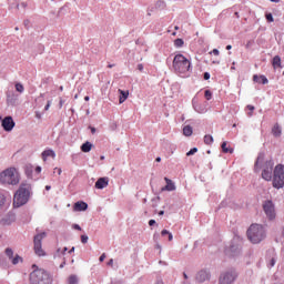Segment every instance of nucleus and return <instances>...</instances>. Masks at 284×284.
<instances>
[{
    "instance_id": "obj_15",
    "label": "nucleus",
    "mask_w": 284,
    "mask_h": 284,
    "mask_svg": "<svg viewBox=\"0 0 284 284\" xmlns=\"http://www.w3.org/2000/svg\"><path fill=\"white\" fill-rule=\"evenodd\" d=\"M164 181H165L166 185L162 189V191L172 192V191L176 190L174 183L171 180H169L168 178H164Z\"/></svg>"
},
{
    "instance_id": "obj_13",
    "label": "nucleus",
    "mask_w": 284,
    "mask_h": 284,
    "mask_svg": "<svg viewBox=\"0 0 284 284\" xmlns=\"http://www.w3.org/2000/svg\"><path fill=\"white\" fill-rule=\"evenodd\" d=\"M210 276L211 275H210V273L207 271L202 270V271L197 272V274L195 276V280L197 282L202 283V282H204L206 280H210Z\"/></svg>"
},
{
    "instance_id": "obj_28",
    "label": "nucleus",
    "mask_w": 284,
    "mask_h": 284,
    "mask_svg": "<svg viewBox=\"0 0 284 284\" xmlns=\"http://www.w3.org/2000/svg\"><path fill=\"white\" fill-rule=\"evenodd\" d=\"M161 235H162V236L168 235V240H169V241H172V240H173L172 233H170V232L166 231V230L161 231Z\"/></svg>"
},
{
    "instance_id": "obj_19",
    "label": "nucleus",
    "mask_w": 284,
    "mask_h": 284,
    "mask_svg": "<svg viewBox=\"0 0 284 284\" xmlns=\"http://www.w3.org/2000/svg\"><path fill=\"white\" fill-rule=\"evenodd\" d=\"M119 93L121 94L120 95V104H123L126 101V99L129 98L130 92H129V90L124 91L122 89H119Z\"/></svg>"
},
{
    "instance_id": "obj_9",
    "label": "nucleus",
    "mask_w": 284,
    "mask_h": 284,
    "mask_svg": "<svg viewBox=\"0 0 284 284\" xmlns=\"http://www.w3.org/2000/svg\"><path fill=\"white\" fill-rule=\"evenodd\" d=\"M45 236L47 234L43 232V233L37 234L33 239V244H34L33 250L38 256L47 255L45 251L42 248V243H41Z\"/></svg>"
},
{
    "instance_id": "obj_5",
    "label": "nucleus",
    "mask_w": 284,
    "mask_h": 284,
    "mask_svg": "<svg viewBox=\"0 0 284 284\" xmlns=\"http://www.w3.org/2000/svg\"><path fill=\"white\" fill-rule=\"evenodd\" d=\"M272 185L276 190L284 187V164H276L274 168Z\"/></svg>"
},
{
    "instance_id": "obj_25",
    "label": "nucleus",
    "mask_w": 284,
    "mask_h": 284,
    "mask_svg": "<svg viewBox=\"0 0 284 284\" xmlns=\"http://www.w3.org/2000/svg\"><path fill=\"white\" fill-rule=\"evenodd\" d=\"M173 45H174V48H176V49H181V48L184 47V40L178 38V39L174 40Z\"/></svg>"
},
{
    "instance_id": "obj_23",
    "label": "nucleus",
    "mask_w": 284,
    "mask_h": 284,
    "mask_svg": "<svg viewBox=\"0 0 284 284\" xmlns=\"http://www.w3.org/2000/svg\"><path fill=\"white\" fill-rule=\"evenodd\" d=\"M182 132L184 136H192L193 128L191 125H184Z\"/></svg>"
},
{
    "instance_id": "obj_38",
    "label": "nucleus",
    "mask_w": 284,
    "mask_h": 284,
    "mask_svg": "<svg viewBox=\"0 0 284 284\" xmlns=\"http://www.w3.org/2000/svg\"><path fill=\"white\" fill-rule=\"evenodd\" d=\"M11 260H12V264L16 265V264L19 263V261H20L21 258L17 255L16 257H13V258H11Z\"/></svg>"
},
{
    "instance_id": "obj_49",
    "label": "nucleus",
    "mask_w": 284,
    "mask_h": 284,
    "mask_svg": "<svg viewBox=\"0 0 284 284\" xmlns=\"http://www.w3.org/2000/svg\"><path fill=\"white\" fill-rule=\"evenodd\" d=\"M36 172H37L38 174H40V173H41V166H37V168H36Z\"/></svg>"
},
{
    "instance_id": "obj_11",
    "label": "nucleus",
    "mask_w": 284,
    "mask_h": 284,
    "mask_svg": "<svg viewBox=\"0 0 284 284\" xmlns=\"http://www.w3.org/2000/svg\"><path fill=\"white\" fill-rule=\"evenodd\" d=\"M16 125V122L13 121L12 116L8 115L4 116L2 120V128L6 132H11Z\"/></svg>"
},
{
    "instance_id": "obj_7",
    "label": "nucleus",
    "mask_w": 284,
    "mask_h": 284,
    "mask_svg": "<svg viewBox=\"0 0 284 284\" xmlns=\"http://www.w3.org/2000/svg\"><path fill=\"white\" fill-rule=\"evenodd\" d=\"M274 166H275L274 160H266V162L263 164L262 179L265 180L266 182L273 181Z\"/></svg>"
},
{
    "instance_id": "obj_24",
    "label": "nucleus",
    "mask_w": 284,
    "mask_h": 284,
    "mask_svg": "<svg viewBox=\"0 0 284 284\" xmlns=\"http://www.w3.org/2000/svg\"><path fill=\"white\" fill-rule=\"evenodd\" d=\"M204 144L211 145L214 142V138L211 134H205L203 138Z\"/></svg>"
},
{
    "instance_id": "obj_48",
    "label": "nucleus",
    "mask_w": 284,
    "mask_h": 284,
    "mask_svg": "<svg viewBox=\"0 0 284 284\" xmlns=\"http://www.w3.org/2000/svg\"><path fill=\"white\" fill-rule=\"evenodd\" d=\"M275 264H276V261H275V258H272V260H271V263H270V265H271V266H275Z\"/></svg>"
},
{
    "instance_id": "obj_1",
    "label": "nucleus",
    "mask_w": 284,
    "mask_h": 284,
    "mask_svg": "<svg viewBox=\"0 0 284 284\" xmlns=\"http://www.w3.org/2000/svg\"><path fill=\"white\" fill-rule=\"evenodd\" d=\"M172 70L176 75L186 77L192 71V61L182 53H176L172 60Z\"/></svg>"
},
{
    "instance_id": "obj_47",
    "label": "nucleus",
    "mask_w": 284,
    "mask_h": 284,
    "mask_svg": "<svg viewBox=\"0 0 284 284\" xmlns=\"http://www.w3.org/2000/svg\"><path fill=\"white\" fill-rule=\"evenodd\" d=\"M67 251H68V247H64L62 251L59 248V250H58V253L61 252L62 254H64Z\"/></svg>"
},
{
    "instance_id": "obj_32",
    "label": "nucleus",
    "mask_w": 284,
    "mask_h": 284,
    "mask_svg": "<svg viewBox=\"0 0 284 284\" xmlns=\"http://www.w3.org/2000/svg\"><path fill=\"white\" fill-rule=\"evenodd\" d=\"M6 254H7V256H8L10 260H12V256H13L12 248H7V250H6Z\"/></svg>"
},
{
    "instance_id": "obj_42",
    "label": "nucleus",
    "mask_w": 284,
    "mask_h": 284,
    "mask_svg": "<svg viewBox=\"0 0 284 284\" xmlns=\"http://www.w3.org/2000/svg\"><path fill=\"white\" fill-rule=\"evenodd\" d=\"M50 105H51V101L49 100L45 108H44V111H48L50 109Z\"/></svg>"
},
{
    "instance_id": "obj_51",
    "label": "nucleus",
    "mask_w": 284,
    "mask_h": 284,
    "mask_svg": "<svg viewBox=\"0 0 284 284\" xmlns=\"http://www.w3.org/2000/svg\"><path fill=\"white\" fill-rule=\"evenodd\" d=\"M226 50H227V51H231V50H232V45H231V44H227V45H226Z\"/></svg>"
},
{
    "instance_id": "obj_29",
    "label": "nucleus",
    "mask_w": 284,
    "mask_h": 284,
    "mask_svg": "<svg viewBox=\"0 0 284 284\" xmlns=\"http://www.w3.org/2000/svg\"><path fill=\"white\" fill-rule=\"evenodd\" d=\"M246 109L250 111V112L247 113V115H248V116H253V113H254V111H255V106L252 105V104H248V105L246 106Z\"/></svg>"
},
{
    "instance_id": "obj_2",
    "label": "nucleus",
    "mask_w": 284,
    "mask_h": 284,
    "mask_svg": "<svg viewBox=\"0 0 284 284\" xmlns=\"http://www.w3.org/2000/svg\"><path fill=\"white\" fill-rule=\"evenodd\" d=\"M247 239L250 240V242H252L253 244H258L262 241L265 240L266 237V231L265 227L261 224H252L247 232Z\"/></svg>"
},
{
    "instance_id": "obj_22",
    "label": "nucleus",
    "mask_w": 284,
    "mask_h": 284,
    "mask_svg": "<svg viewBox=\"0 0 284 284\" xmlns=\"http://www.w3.org/2000/svg\"><path fill=\"white\" fill-rule=\"evenodd\" d=\"M92 143L90 141H87L81 145V151L84 153H89L92 150Z\"/></svg>"
},
{
    "instance_id": "obj_56",
    "label": "nucleus",
    "mask_w": 284,
    "mask_h": 284,
    "mask_svg": "<svg viewBox=\"0 0 284 284\" xmlns=\"http://www.w3.org/2000/svg\"><path fill=\"white\" fill-rule=\"evenodd\" d=\"M155 162L160 163L161 162V158H155Z\"/></svg>"
},
{
    "instance_id": "obj_31",
    "label": "nucleus",
    "mask_w": 284,
    "mask_h": 284,
    "mask_svg": "<svg viewBox=\"0 0 284 284\" xmlns=\"http://www.w3.org/2000/svg\"><path fill=\"white\" fill-rule=\"evenodd\" d=\"M197 151H199V149H196V148L190 149V151H187V153H186V156H192V155H194Z\"/></svg>"
},
{
    "instance_id": "obj_8",
    "label": "nucleus",
    "mask_w": 284,
    "mask_h": 284,
    "mask_svg": "<svg viewBox=\"0 0 284 284\" xmlns=\"http://www.w3.org/2000/svg\"><path fill=\"white\" fill-rule=\"evenodd\" d=\"M262 207L268 221L276 220V216H277L276 206L273 201L271 200L264 201L262 204Z\"/></svg>"
},
{
    "instance_id": "obj_14",
    "label": "nucleus",
    "mask_w": 284,
    "mask_h": 284,
    "mask_svg": "<svg viewBox=\"0 0 284 284\" xmlns=\"http://www.w3.org/2000/svg\"><path fill=\"white\" fill-rule=\"evenodd\" d=\"M109 185V179L108 178H101L98 180V182L95 183V187L98 190H103Z\"/></svg>"
},
{
    "instance_id": "obj_12",
    "label": "nucleus",
    "mask_w": 284,
    "mask_h": 284,
    "mask_svg": "<svg viewBox=\"0 0 284 284\" xmlns=\"http://www.w3.org/2000/svg\"><path fill=\"white\" fill-rule=\"evenodd\" d=\"M253 82L258 83V84L266 85V84L270 83V80H268L267 77L264 75V74H261V75L254 74V75H253Z\"/></svg>"
},
{
    "instance_id": "obj_18",
    "label": "nucleus",
    "mask_w": 284,
    "mask_h": 284,
    "mask_svg": "<svg viewBox=\"0 0 284 284\" xmlns=\"http://www.w3.org/2000/svg\"><path fill=\"white\" fill-rule=\"evenodd\" d=\"M48 158H55V153L54 151H52V149H47L45 151H43L42 153V160L45 162Z\"/></svg>"
},
{
    "instance_id": "obj_50",
    "label": "nucleus",
    "mask_w": 284,
    "mask_h": 284,
    "mask_svg": "<svg viewBox=\"0 0 284 284\" xmlns=\"http://www.w3.org/2000/svg\"><path fill=\"white\" fill-rule=\"evenodd\" d=\"M272 3H281V0H270Z\"/></svg>"
},
{
    "instance_id": "obj_44",
    "label": "nucleus",
    "mask_w": 284,
    "mask_h": 284,
    "mask_svg": "<svg viewBox=\"0 0 284 284\" xmlns=\"http://www.w3.org/2000/svg\"><path fill=\"white\" fill-rule=\"evenodd\" d=\"M55 172H57L59 175H61L62 170H61V169L55 168V169H54V173H55Z\"/></svg>"
},
{
    "instance_id": "obj_33",
    "label": "nucleus",
    "mask_w": 284,
    "mask_h": 284,
    "mask_svg": "<svg viewBox=\"0 0 284 284\" xmlns=\"http://www.w3.org/2000/svg\"><path fill=\"white\" fill-rule=\"evenodd\" d=\"M266 20L270 22V23H273L274 22V17L272 13H267L266 16Z\"/></svg>"
},
{
    "instance_id": "obj_53",
    "label": "nucleus",
    "mask_w": 284,
    "mask_h": 284,
    "mask_svg": "<svg viewBox=\"0 0 284 284\" xmlns=\"http://www.w3.org/2000/svg\"><path fill=\"white\" fill-rule=\"evenodd\" d=\"M91 132H92V134H94L97 132V129L95 128H91Z\"/></svg>"
},
{
    "instance_id": "obj_16",
    "label": "nucleus",
    "mask_w": 284,
    "mask_h": 284,
    "mask_svg": "<svg viewBox=\"0 0 284 284\" xmlns=\"http://www.w3.org/2000/svg\"><path fill=\"white\" fill-rule=\"evenodd\" d=\"M272 67L274 70H277V69H282L283 65L281 64V57L280 55H275L272 60Z\"/></svg>"
},
{
    "instance_id": "obj_3",
    "label": "nucleus",
    "mask_w": 284,
    "mask_h": 284,
    "mask_svg": "<svg viewBox=\"0 0 284 284\" xmlns=\"http://www.w3.org/2000/svg\"><path fill=\"white\" fill-rule=\"evenodd\" d=\"M30 196V186L28 184H21L19 190L13 196V206L20 207L24 205Z\"/></svg>"
},
{
    "instance_id": "obj_57",
    "label": "nucleus",
    "mask_w": 284,
    "mask_h": 284,
    "mask_svg": "<svg viewBox=\"0 0 284 284\" xmlns=\"http://www.w3.org/2000/svg\"><path fill=\"white\" fill-rule=\"evenodd\" d=\"M74 247H72L70 251H69V253L71 254V253H73L74 252Z\"/></svg>"
},
{
    "instance_id": "obj_60",
    "label": "nucleus",
    "mask_w": 284,
    "mask_h": 284,
    "mask_svg": "<svg viewBox=\"0 0 284 284\" xmlns=\"http://www.w3.org/2000/svg\"><path fill=\"white\" fill-rule=\"evenodd\" d=\"M183 276H184V278H187V275H186V273H183Z\"/></svg>"
},
{
    "instance_id": "obj_41",
    "label": "nucleus",
    "mask_w": 284,
    "mask_h": 284,
    "mask_svg": "<svg viewBox=\"0 0 284 284\" xmlns=\"http://www.w3.org/2000/svg\"><path fill=\"white\" fill-rule=\"evenodd\" d=\"M235 250H239V247L231 246L229 250H226V252L230 253V252H234Z\"/></svg>"
},
{
    "instance_id": "obj_59",
    "label": "nucleus",
    "mask_w": 284,
    "mask_h": 284,
    "mask_svg": "<svg viewBox=\"0 0 284 284\" xmlns=\"http://www.w3.org/2000/svg\"><path fill=\"white\" fill-rule=\"evenodd\" d=\"M62 104H63V100H60V108H62Z\"/></svg>"
},
{
    "instance_id": "obj_35",
    "label": "nucleus",
    "mask_w": 284,
    "mask_h": 284,
    "mask_svg": "<svg viewBox=\"0 0 284 284\" xmlns=\"http://www.w3.org/2000/svg\"><path fill=\"white\" fill-rule=\"evenodd\" d=\"M6 203V196L3 194H0V207L3 206Z\"/></svg>"
},
{
    "instance_id": "obj_63",
    "label": "nucleus",
    "mask_w": 284,
    "mask_h": 284,
    "mask_svg": "<svg viewBox=\"0 0 284 284\" xmlns=\"http://www.w3.org/2000/svg\"><path fill=\"white\" fill-rule=\"evenodd\" d=\"M174 30H179V27H174Z\"/></svg>"
},
{
    "instance_id": "obj_36",
    "label": "nucleus",
    "mask_w": 284,
    "mask_h": 284,
    "mask_svg": "<svg viewBox=\"0 0 284 284\" xmlns=\"http://www.w3.org/2000/svg\"><path fill=\"white\" fill-rule=\"evenodd\" d=\"M210 54H213L215 57H219L220 55V50L219 49H213Z\"/></svg>"
},
{
    "instance_id": "obj_10",
    "label": "nucleus",
    "mask_w": 284,
    "mask_h": 284,
    "mask_svg": "<svg viewBox=\"0 0 284 284\" xmlns=\"http://www.w3.org/2000/svg\"><path fill=\"white\" fill-rule=\"evenodd\" d=\"M236 275L233 272H224L220 275L219 284H233Z\"/></svg>"
},
{
    "instance_id": "obj_20",
    "label": "nucleus",
    "mask_w": 284,
    "mask_h": 284,
    "mask_svg": "<svg viewBox=\"0 0 284 284\" xmlns=\"http://www.w3.org/2000/svg\"><path fill=\"white\" fill-rule=\"evenodd\" d=\"M73 209L77 212L85 211L88 209V204L84 202H77Z\"/></svg>"
},
{
    "instance_id": "obj_37",
    "label": "nucleus",
    "mask_w": 284,
    "mask_h": 284,
    "mask_svg": "<svg viewBox=\"0 0 284 284\" xmlns=\"http://www.w3.org/2000/svg\"><path fill=\"white\" fill-rule=\"evenodd\" d=\"M88 241H89V237H88L87 235H82V236H81V242H82L83 244H87Z\"/></svg>"
},
{
    "instance_id": "obj_46",
    "label": "nucleus",
    "mask_w": 284,
    "mask_h": 284,
    "mask_svg": "<svg viewBox=\"0 0 284 284\" xmlns=\"http://www.w3.org/2000/svg\"><path fill=\"white\" fill-rule=\"evenodd\" d=\"M105 257H106V255H105V253H103V254L101 255V257H100V262H103V261L105 260Z\"/></svg>"
},
{
    "instance_id": "obj_26",
    "label": "nucleus",
    "mask_w": 284,
    "mask_h": 284,
    "mask_svg": "<svg viewBox=\"0 0 284 284\" xmlns=\"http://www.w3.org/2000/svg\"><path fill=\"white\" fill-rule=\"evenodd\" d=\"M14 87H16V91H17L18 93H23L24 87L22 85V83L17 82Z\"/></svg>"
},
{
    "instance_id": "obj_39",
    "label": "nucleus",
    "mask_w": 284,
    "mask_h": 284,
    "mask_svg": "<svg viewBox=\"0 0 284 284\" xmlns=\"http://www.w3.org/2000/svg\"><path fill=\"white\" fill-rule=\"evenodd\" d=\"M203 79H204L205 81H209V80L211 79V74H210L209 72H204Z\"/></svg>"
},
{
    "instance_id": "obj_62",
    "label": "nucleus",
    "mask_w": 284,
    "mask_h": 284,
    "mask_svg": "<svg viewBox=\"0 0 284 284\" xmlns=\"http://www.w3.org/2000/svg\"><path fill=\"white\" fill-rule=\"evenodd\" d=\"M101 160H102V161L104 160V155H101Z\"/></svg>"
},
{
    "instance_id": "obj_52",
    "label": "nucleus",
    "mask_w": 284,
    "mask_h": 284,
    "mask_svg": "<svg viewBox=\"0 0 284 284\" xmlns=\"http://www.w3.org/2000/svg\"><path fill=\"white\" fill-rule=\"evenodd\" d=\"M84 101H85V102H89V101H90V97H89V95H85V97H84Z\"/></svg>"
},
{
    "instance_id": "obj_61",
    "label": "nucleus",
    "mask_w": 284,
    "mask_h": 284,
    "mask_svg": "<svg viewBox=\"0 0 284 284\" xmlns=\"http://www.w3.org/2000/svg\"><path fill=\"white\" fill-rule=\"evenodd\" d=\"M51 187L50 186H45V190L49 191Z\"/></svg>"
},
{
    "instance_id": "obj_45",
    "label": "nucleus",
    "mask_w": 284,
    "mask_h": 284,
    "mask_svg": "<svg viewBox=\"0 0 284 284\" xmlns=\"http://www.w3.org/2000/svg\"><path fill=\"white\" fill-rule=\"evenodd\" d=\"M73 229H74V230H78V231H81V230H82L81 226L78 225V224H74V225H73Z\"/></svg>"
},
{
    "instance_id": "obj_40",
    "label": "nucleus",
    "mask_w": 284,
    "mask_h": 284,
    "mask_svg": "<svg viewBox=\"0 0 284 284\" xmlns=\"http://www.w3.org/2000/svg\"><path fill=\"white\" fill-rule=\"evenodd\" d=\"M143 70H144V65L142 63H140L138 65V71L143 72Z\"/></svg>"
},
{
    "instance_id": "obj_17",
    "label": "nucleus",
    "mask_w": 284,
    "mask_h": 284,
    "mask_svg": "<svg viewBox=\"0 0 284 284\" xmlns=\"http://www.w3.org/2000/svg\"><path fill=\"white\" fill-rule=\"evenodd\" d=\"M283 133L281 125L278 123H275L272 128V134L275 138H281V134Z\"/></svg>"
},
{
    "instance_id": "obj_64",
    "label": "nucleus",
    "mask_w": 284,
    "mask_h": 284,
    "mask_svg": "<svg viewBox=\"0 0 284 284\" xmlns=\"http://www.w3.org/2000/svg\"><path fill=\"white\" fill-rule=\"evenodd\" d=\"M235 16L240 17V16H239V12H235Z\"/></svg>"
},
{
    "instance_id": "obj_54",
    "label": "nucleus",
    "mask_w": 284,
    "mask_h": 284,
    "mask_svg": "<svg viewBox=\"0 0 284 284\" xmlns=\"http://www.w3.org/2000/svg\"><path fill=\"white\" fill-rule=\"evenodd\" d=\"M108 265H111V266L113 265V260L112 258L109 261Z\"/></svg>"
},
{
    "instance_id": "obj_4",
    "label": "nucleus",
    "mask_w": 284,
    "mask_h": 284,
    "mask_svg": "<svg viewBox=\"0 0 284 284\" xmlns=\"http://www.w3.org/2000/svg\"><path fill=\"white\" fill-rule=\"evenodd\" d=\"M19 181H20L19 173L13 168L6 169V171H2V173H0V182L2 184L17 185Z\"/></svg>"
},
{
    "instance_id": "obj_58",
    "label": "nucleus",
    "mask_w": 284,
    "mask_h": 284,
    "mask_svg": "<svg viewBox=\"0 0 284 284\" xmlns=\"http://www.w3.org/2000/svg\"><path fill=\"white\" fill-rule=\"evenodd\" d=\"M108 68L112 69V68H114V64H109Z\"/></svg>"
},
{
    "instance_id": "obj_6",
    "label": "nucleus",
    "mask_w": 284,
    "mask_h": 284,
    "mask_svg": "<svg viewBox=\"0 0 284 284\" xmlns=\"http://www.w3.org/2000/svg\"><path fill=\"white\" fill-rule=\"evenodd\" d=\"M30 282L31 284H49L50 283V276L47 271L43 268H36L30 274Z\"/></svg>"
},
{
    "instance_id": "obj_27",
    "label": "nucleus",
    "mask_w": 284,
    "mask_h": 284,
    "mask_svg": "<svg viewBox=\"0 0 284 284\" xmlns=\"http://www.w3.org/2000/svg\"><path fill=\"white\" fill-rule=\"evenodd\" d=\"M204 98L206 99V101H211L213 98V93L211 90H205L204 91Z\"/></svg>"
},
{
    "instance_id": "obj_34",
    "label": "nucleus",
    "mask_w": 284,
    "mask_h": 284,
    "mask_svg": "<svg viewBox=\"0 0 284 284\" xmlns=\"http://www.w3.org/2000/svg\"><path fill=\"white\" fill-rule=\"evenodd\" d=\"M262 158H257L256 159V162L254 164V170L257 172L260 170V161H261Z\"/></svg>"
},
{
    "instance_id": "obj_21",
    "label": "nucleus",
    "mask_w": 284,
    "mask_h": 284,
    "mask_svg": "<svg viewBox=\"0 0 284 284\" xmlns=\"http://www.w3.org/2000/svg\"><path fill=\"white\" fill-rule=\"evenodd\" d=\"M221 149H222V152L227 154H232L234 152V149H232L231 146H227V141H223L222 144H221Z\"/></svg>"
},
{
    "instance_id": "obj_55",
    "label": "nucleus",
    "mask_w": 284,
    "mask_h": 284,
    "mask_svg": "<svg viewBox=\"0 0 284 284\" xmlns=\"http://www.w3.org/2000/svg\"><path fill=\"white\" fill-rule=\"evenodd\" d=\"M158 215H160V216L164 215V211H160V213H158Z\"/></svg>"
},
{
    "instance_id": "obj_30",
    "label": "nucleus",
    "mask_w": 284,
    "mask_h": 284,
    "mask_svg": "<svg viewBox=\"0 0 284 284\" xmlns=\"http://www.w3.org/2000/svg\"><path fill=\"white\" fill-rule=\"evenodd\" d=\"M78 277L75 275H71L69 277V284H78Z\"/></svg>"
},
{
    "instance_id": "obj_43",
    "label": "nucleus",
    "mask_w": 284,
    "mask_h": 284,
    "mask_svg": "<svg viewBox=\"0 0 284 284\" xmlns=\"http://www.w3.org/2000/svg\"><path fill=\"white\" fill-rule=\"evenodd\" d=\"M155 224H156L155 220L149 221V226H153V225H155Z\"/></svg>"
}]
</instances>
